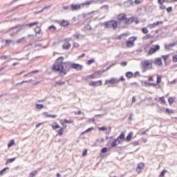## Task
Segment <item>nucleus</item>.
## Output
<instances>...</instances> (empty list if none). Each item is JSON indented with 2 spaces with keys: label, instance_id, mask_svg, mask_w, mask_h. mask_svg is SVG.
<instances>
[{
  "label": "nucleus",
  "instance_id": "nucleus-1",
  "mask_svg": "<svg viewBox=\"0 0 177 177\" xmlns=\"http://www.w3.org/2000/svg\"><path fill=\"white\" fill-rule=\"evenodd\" d=\"M71 68L72 62H56L53 66V70L54 71H59L61 77H64Z\"/></svg>",
  "mask_w": 177,
  "mask_h": 177
},
{
  "label": "nucleus",
  "instance_id": "nucleus-2",
  "mask_svg": "<svg viewBox=\"0 0 177 177\" xmlns=\"http://www.w3.org/2000/svg\"><path fill=\"white\" fill-rule=\"evenodd\" d=\"M104 28H113V30L117 29V22L114 20L104 22Z\"/></svg>",
  "mask_w": 177,
  "mask_h": 177
},
{
  "label": "nucleus",
  "instance_id": "nucleus-3",
  "mask_svg": "<svg viewBox=\"0 0 177 177\" xmlns=\"http://www.w3.org/2000/svg\"><path fill=\"white\" fill-rule=\"evenodd\" d=\"M88 85L90 86H102V85H103V82H102V80H98V81H91L88 83Z\"/></svg>",
  "mask_w": 177,
  "mask_h": 177
},
{
  "label": "nucleus",
  "instance_id": "nucleus-4",
  "mask_svg": "<svg viewBox=\"0 0 177 177\" xmlns=\"http://www.w3.org/2000/svg\"><path fill=\"white\" fill-rule=\"evenodd\" d=\"M142 66L145 67V68H148V70L153 68V64L149 60L145 61L142 64Z\"/></svg>",
  "mask_w": 177,
  "mask_h": 177
},
{
  "label": "nucleus",
  "instance_id": "nucleus-5",
  "mask_svg": "<svg viewBox=\"0 0 177 177\" xmlns=\"http://www.w3.org/2000/svg\"><path fill=\"white\" fill-rule=\"evenodd\" d=\"M160 49V45H156L154 48L151 47L148 53V55H153V53H156L157 50Z\"/></svg>",
  "mask_w": 177,
  "mask_h": 177
},
{
  "label": "nucleus",
  "instance_id": "nucleus-6",
  "mask_svg": "<svg viewBox=\"0 0 177 177\" xmlns=\"http://www.w3.org/2000/svg\"><path fill=\"white\" fill-rule=\"evenodd\" d=\"M119 80L117 78L112 77L109 80H106V84H111V85H115V84H118Z\"/></svg>",
  "mask_w": 177,
  "mask_h": 177
},
{
  "label": "nucleus",
  "instance_id": "nucleus-7",
  "mask_svg": "<svg viewBox=\"0 0 177 177\" xmlns=\"http://www.w3.org/2000/svg\"><path fill=\"white\" fill-rule=\"evenodd\" d=\"M72 68L77 70L78 71H81V70H82V65L72 62Z\"/></svg>",
  "mask_w": 177,
  "mask_h": 177
},
{
  "label": "nucleus",
  "instance_id": "nucleus-8",
  "mask_svg": "<svg viewBox=\"0 0 177 177\" xmlns=\"http://www.w3.org/2000/svg\"><path fill=\"white\" fill-rule=\"evenodd\" d=\"M143 168H145V163L143 162H140L138 164L137 168H136V172L138 174H140L142 169H143Z\"/></svg>",
  "mask_w": 177,
  "mask_h": 177
},
{
  "label": "nucleus",
  "instance_id": "nucleus-9",
  "mask_svg": "<svg viewBox=\"0 0 177 177\" xmlns=\"http://www.w3.org/2000/svg\"><path fill=\"white\" fill-rule=\"evenodd\" d=\"M124 23H125V24H128V25H129V24H132V23L133 22V21H135V18L133 17H129V18H127V17H126V18L124 19Z\"/></svg>",
  "mask_w": 177,
  "mask_h": 177
},
{
  "label": "nucleus",
  "instance_id": "nucleus-10",
  "mask_svg": "<svg viewBox=\"0 0 177 177\" xmlns=\"http://www.w3.org/2000/svg\"><path fill=\"white\" fill-rule=\"evenodd\" d=\"M78 9H81V5L75 3L71 4V10H78Z\"/></svg>",
  "mask_w": 177,
  "mask_h": 177
},
{
  "label": "nucleus",
  "instance_id": "nucleus-11",
  "mask_svg": "<svg viewBox=\"0 0 177 177\" xmlns=\"http://www.w3.org/2000/svg\"><path fill=\"white\" fill-rule=\"evenodd\" d=\"M118 145H121V140L116 138L113 142H111V147H115L116 146H118Z\"/></svg>",
  "mask_w": 177,
  "mask_h": 177
},
{
  "label": "nucleus",
  "instance_id": "nucleus-12",
  "mask_svg": "<svg viewBox=\"0 0 177 177\" xmlns=\"http://www.w3.org/2000/svg\"><path fill=\"white\" fill-rule=\"evenodd\" d=\"M132 5H133V1H132V0H128L124 3V6L126 8H131V6H132Z\"/></svg>",
  "mask_w": 177,
  "mask_h": 177
},
{
  "label": "nucleus",
  "instance_id": "nucleus-13",
  "mask_svg": "<svg viewBox=\"0 0 177 177\" xmlns=\"http://www.w3.org/2000/svg\"><path fill=\"white\" fill-rule=\"evenodd\" d=\"M126 17L127 15L122 13L118 15V20H120V21H122V20H125Z\"/></svg>",
  "mask_w": 177,
  "mask_h": 177
},
{
  "label": "nucleus",
  "instance_id": "nucleus-14",
  "mask_svg": "<svg viewBox=\"0 0 177 177\" xmlns=\"http://www.w3.org/2000/svg\"><path fill=\"white\" fill-rule=\"evenodd\" d=\"M176 45H177V41H175L174 43H170L169 44H166L165 46V49H171L172 46H175Z\"/></svg>",
  "mask_w": 177,
  "mask_h": 177
},
{
  "label": "nucleus",
  "instance_id": "nucleus-15",
  "mask_svg": "<svg viewBox=\"0 0 177 177\" xmlns=\"http://www.w3.org/2000/svg\"><path fill=\"white\" fill-rule=\"evenodd\" d=\"M155 64H157L158 66H162V60L161 59V57L155 59Z\"/></svg>",
  "mask_w": 177,
  "mask_h": 177
},
{
  "label": "nucleus",
  "instance_id": "nucleus-16",
  "mask_svg": "<svg viewBox=\"0 0 177 177\" xmlns=\"http://www.w3.org/2000/svg\"><path fill=\"white\" fill-rule=\"evenodd\" d=\"M103 73H104V71H97L96 72L94 73V76H95V78H99L100 77L101 74H103Z\"/></svg>",
  "mask_w": 177,
  "mask_h": 177
},
{
  "label": "nucleus",
  "instance_id": "nucleus-17",
  "mask_svg": "<svg viewBox=\"0 0 177 177\" xmlns=\"http://www.w3.org/2000/svg\"><path fill=\"white\" fill-rule=\"evenodd\" d=\"M95 78H96L95 76V74L93 73L91 75H89L85 77L84 80H85V81H88V80H95Z\"/></svg>",
  "mask_w": 177,
  "mask_h": 177
},
{
  "label": "nucleus",
  "instance_id": "nucleus-18",
  "mask_svg": "<svg viewBox=\"0 0 177 177\" xmlns=\"http://www.w3.org/2000/svg\"><path fill=\"white\" fill-rule=\"evenodd\" d=\"M92 3H95V0H89V1H85L82 5L88 6V5H92Z\"/></svg>",
  "mask_w": 177,
  "mask_h": 177
},
{
  "label": "nucleus",
  "instance_id": "nucleus-19",
  "mask_svg": "<svg viewBox=\"0 0 177 177\" xmlns=\"http://www.w3.org/2000/svg\"><path fill=\"white\" fill-rule=\"evenodd\" d=\"M62 48L63 49H66V50L70 49V48H71V44L70 43L64 44L62 45Z\"/></svg>",
  "mask_w": 177,
  "mask_h": 177
},
{
  "label": "nucleus",
  "instance_id": "nucleus-20",
  "mask_svg": "<svg viewBox=\"0 0 177 177\" xmlns=\"http://www.w3.org/2000/svg\"><path fill=\"white\" fill-rule=\"evenodd\" d=\"M61 25L63 27H67V26H70V23L67 21L66 20H62L61 22Z\"/></svg>",
  "mask_w": 177,
  "mask_h": 177
},
{
  "label": "nucleus",
  "instance_id": "nucleus-21",
  "mask_svg": "<svg viewBox=\"0 0 177 177\" xmlns=\"http://www.w3.org/2000/svg\"><path fill=\"white\" fill-rule=\"evenodd\" d=\"M125 76L129 80L130 78H132V77H133V73L131 71H129L126 73Z\"/></svg>",
  "mask_w": 177,
  "mask_h": 177
},
{
  "label": "nucleus",
  "instance_id": "nucleus-22",
  "mask_svg": "<svg viewBox=\"0 0 177 177\" xmlns=\"http://www.w3.org/2000/svg\"><path fill=\"white\" fill-rule=\"evenodd\" d=\"M48 30L51 31V32H55V31L57 30V28L54 25H51L48 27Z\"/></svg>",
  "mask_w": 177,
  "mask_h": 177
},
{
  "label": "nucleus",
  "instance_id": "nucleus-23",
  "mask_svg": "<svg viewBox=\"0 0 177 177\" xmlns=\"http://www.w3.org/2000/svg\"><path fill=\"white\" fill-rule=\"evenodd\" d=\"M23 42H26V37H21L17 40V44H23Z\"/></svg>",
  "mask_w": 177,
  "mask_h": 177
},
{
  "label": "nucleus",
  "instance_id": "nucleus-24",
  "mask_svg": "<svg viewBox=\"0 0 177 177\" xmlns=\"http://www.w3.org/2000/svg\"><path fill=\"white\" fill-rule=\"evenodd\" d=\"M117 139H118L119 140L120 139H121L122 140H125V134L122 132L120 135L117 138Z\"/></svg>",
  "mask_w": 177,
  "mask_h": 177
},
{
  "label": "nucleus",
  "instance_id": "nucleus-25",
  "mask_svg": "<svg viewBox=\"0 0 177 177\" xmlns=\"http://www.w3.org/2000/svg\"><path fill=\"white\" fill-rule=\"evenodd\" d=\"M126 45L128 48H132V46H133V44L131 40L127 41Z\"/></svg>",
  "mask_w": 177,
  "mask_h": 177
},
{
  "label": "nucleus",
  "instance_id": "nucleus-26",
  "mask_svg": "<svg viewBox=\"0 0 177 177\" xmlns=\"http://www.w3.org/2000/svg\"><path fill=\"white\" fill-rule=\"evenodd\" d=\"M36 35L41 34V28L39 26H37L35 29Z\"/></svg>",
  "mask_w": 177,
  "mask_h": 177
},
{
  "label": "nucleus",
  "instance_id": "nucleus-27",
  "mask_svg": "<svg viewBox=\"0 0 177 177\" xmlns=\"http://www.w3.org/2000/svg\"><path fill=\"white\" fill-rule=\"evenodd\" d=\"M64 122H65L66 124H73L74 121L72 119H69V120L65 119L64 120Z\"/></svg>",
  "mask_w": 177,
  "mask_h": 177
},
{
  "label": "nucleus",
  "instance_id": "nucleus-28",
  "mask_svg": "<svg viewBox=\"0 0 177 177\" xmlns=\"http://www.w3.org/2000/svg\"><path fill=\"white\" fill-rule=\"evenodd\" d=\"M93 129H95V128H93V127H89L88 129H87L86 130H85L84 131H83V132L82 133V135H84V133H86V132H89V131H92V130H93Z\"/></svg>",
  "mask_w": 177,
  "mask_h": 177
},
{
  "label": "nucleus",
  "instance_id": "nucleus-29",
  "mask_svg": "<svg viewBox=\"0 0 177 177\" xmlns=\"http://www.w3.org/2000/svg\"><path fill=\"white\" fill-rule=\"evenodd\" d=\"M162 76L160 75H157L156 84H160Z\"/></svg>",
  "mask_w": 177,
  "mask_h": 177
},
{
  "label": "nucleus",
  "instance_id": "nucleus-30",
  "mask_svg": "<svg viewBox=\"0 0 177 177\" xmlns=\"http://www.w3.org/2000/svg\"><path fill=\"white\" fill-rule=\"evenodd\" d=\"M84 30H87V31H89L92 30V26H91V25L89 24H87L84 26Z\"/></svg>",
  "mask_w": 177,
  "mask_h": 177
},
{
  "label": "nucleus",
  "instance_id": "nucleus-31",
  "mask_svg": "<svg viewBox=\"0 0 177 177\" xmlns=\"http://www.w3.org/2000/svg\"><path fill=\"white\" fill-rule=\"evenodd\" d=\"M36 107L39 110H41V109H44V104H36Z\"/></svg>",
  "mask_w": 177,
  "mask_h": 177
},
{
  "label": "nucleus",
  "instance_id": "nucleus-32",
  "mask_svg": "<svg viewBox=\"0 0 177 177\" xmlns=\"http://www.w3.org/2000/svg\"><path fill=\"white\" fill-rule=\"evenodd\" d=\"M142 32L143 34H148L149 32V29H147V28H142Z\"/></svg>",
  "mask_w": 177,
  "mask_h": 177
},
{
  "label": "nucleus",
  "instance_id": "nucleus-33",
  "mask_svg": "<svg viewBox=\"0 0 177 177\" xmlns=\"http://www.w3.org/2000/svg\"><path fill=\"white\" fill-rule=\"evenodd\" d=\"M132 133H129L128 134V136H127V138H126V140L129 141V140H131L132 139Z\"/></svg>",
  "mask_w": 177,
  "mask_h": 177
},
{
  "label": "nucleus",
  "instance_id": "nucleus-34",
  "mask_svg": "<svg viewBox=\"0 0 177 177\" xmlns=\"http://www.w3.org/2000/svg\"><path fill=\"white\" fill-rule=\"evenodd\" d=\"M21 6H24L19 5V6L13 7L12 9L11 10H10V12H14V10H17V9H19V8H21Z\"/></svg>",
  "mask_w": 177,
  "mask_h": 177
},
{
  "label": "nucleus",
  "instance_id": "nucleus-35",
  "mask_svg": "<svg viewBox=\"0 0 177 177\" xmlns=\"http://www.w3.org/2000/svg\"><path fill=\"white\" fill-rule=\"evenodd\" d=\"M150 38H153V36L151 34H148L143 37V39H150Z\"/></svg>",
  "mask_w": 177,
  "mask_h": 177
},
{
  "label": "nucleus",
  "instance_id": "nucleus-36",
  "mask_svg": "<svg viewBox=\"0 0 177 177\" xmlns=\"http://www.w3.org/2000/svg\"><path fill=\"white\" fill-rule=\"evenodd\" d=\"M37 175V171H32L31 173L29 174V177H34Z\"/></svg>",
  "mask_w": 177,
  "mask_h": 177
},
{
  "label": "nucleus",
  "instance_id": "nucleus-37",
  "mask_svg": "<svg viewBox=\"0 0 177 177\" xmlns=\"http://www.w3.org/2000/svg\"><path fill=\"white\" fill-rule=\"evenodd\" d=\"M166 113H168L169 114H174V113H175V111H174V110L172 109H166Z\"/></svg>",
  "mask_w": 177,
  "mask_h": 177
},
{
  "label": "nucleus",
  "instance_id": "nucleus-38",
  "mask_svg": "<svg viewBox=\"0 0 177 177\" xmlns=\"http://www.w3.org/2000/svg\"><path fill=\"white\" fill-rule=\"evenodd\" d=\"M15 145V140H11L10 142L8 143V147H12Z\"/></svg>",
  "mask_w": 177,
  "mask_h": 177
},
{
  "label": "nucleus",
  "instance_id": "nucleus-39",
  "mask_svg": "<svg viewBox=\"0 0 177 177\" xmlns=\"http://www.w3.org/2000/svg\"><path fill=\"white\" fill-rule=\"evenodd\" d=\"M149 28H156V27H157V25L156 24V22H154L153 24H149Z\"/></svg>",
  "mask_w": 177,
  "mask_h": 177
},
{
  "label": "nucleus",
  "instance_id": "nucleus-40",
  "mask_svg": "<svg viewBox=\"0 0 177 177\" xmlns=\"http://www.w3.org/2000/svg\"><path fill=\"white\" fill-rule=\"evenodd\" d=\"M145 85H149V86H154L156 85V83H149L147 82H144Z\"/></svg>",
  "mask_w": 177,
  "mask_h": 177
},
{
  "label": "nucleus",
  "instance_id": "nucleus-41",
  "mask_svg": "<svg viewBox=\"0 0 177 177\" xmlns=\"http://www.w3.org/2000/svg\"><path fill=\"white\" fill-rule=\"evenodd\" d=\"M63 129H64V128L62 127L59 130L57 131V132H58V135H59V136H62V135H63Z\"/></svg>",
  "mask_w": 177,
  "mask_h": 177
},
{
  "label": "nucleus",
  "instance_id": "nucleus-42",
  "mask_svg": "<svg viewBox=\"0 0 177 177\" xmlns=\"http://www.w3.org/2000/svg\"><path fill=\"white\" fill-rule=\"evenodd\" d=\"M37 24H38V22H32L30 23L28 26V27H34V26H37Z\"/></svg>",
  "mask_w": 177,
  "mask_h": 177
},
{
  "label": "nucleus",
  "instance_id": "nucleus-43",
  "mask_svg": "<svg viewBox=\"0 0 177 177\" xmlns=\"http://www.w3.org/2000/svg\"><path fill=\"white\" fill-rule=\"evenodd\" d=\"M95 3H104L107 0H95Z\"/></svg>",
  "mask_w": 177,
  "mask_h": 177
},
{
  "label": "nucleus",
  "instance_id": "nucleus-44",
  "mask_svg": "<svg viewBox=\"0 0 177 177\" xmlns=\"http://www.w3.org/2000/svg\"><path fill=\"white\" fill-rule=\"evenodd\" d=\"M20 31V29H18L16 32H13L12 33H10V37H15V35H17V32H19Z\"/></svg>",
  "mask_w": 177,
  "mask_h": 177
},
{
  "label": "nucleus",
  "instance_id": "nucleus-45",
  "mask_svg": "<svg viewBox=\"0 0 177 177\" xmlns=\"http://www.w3.org/2000/svg\"><path fill=\"white\" fill-rule=\"evenodd\" d=\"M74 38H76V39H80V33L76 32L75 35H73Z\"/></svg>",
  "mask_w": 177,
  "mask_h": 177
},
{
  "label": "nucleus",
  "instance_id": "nucleus-46",
  "mask_svg": "<svg viewBox=\"0 0 177 177\" xmlns=\"http://www.w3.org/2000/svg\"><path fill=\"white\" fill-rule=\"evenodd\" d=\"M142 2L143 0H135L134 3H136V5H140Z\"/></svg>",
  "mask_w": 177,
  "mask_h": 177
},
{
  "label": "nucleus",
  "instance_id": "nucleus-47",
  "mask_svg": "<svg viewBox=\"0 0 177 177\" xmlns=\"http://www.w3.org/2000/svg\"><path fill=\"white\" fill-rule=\"evenodd\" d=\"M169 55H162V58L163 59L164 62H167L168 60Z\"/></svg>",
  "mask_w": 177,
  "mask_h": 177
},
{
  "label": "nucleus",
  "instance_id": "nucleus-48",
  "mask_svg": "<svg viewBox=\"0 0 177 177\" xmlns=\"http://www.w3.org/2000/svg\"><path fill=\"white\" fill-rule=\"evenodd\" d=\"M15 160H16V158H9V159L7 160V164L9 163V162H13Z\"/></svg>",
  "mask_w": 177,
  "mask_h": 177
},
{
  "label": "nucleus",
  "instance_id": "nucleus-49",
  "mask_svg": "<svg viewBox=\"0 0 177 177\" xmlns=\"http://www.w3.org/2000/svg\"><path fill=\"white\" fill-rule=\"evenodd\" d=\"M168 102L169 104H172V103H174V98L172 97H169Z\"/></svg>",
  "mask_w": 177,
  "mask_h": 177
},
{
  "label": "nucleus",
  "instance_id": "nucleus-50",
  "mask_svg": "<svg viewBox=\"0 0 177 177\" xmlns=\"http://www.w3.org/2000/svg\"><path fill=\"white\" fill-rule=\"evenodd\" d=\"M101 153H102V154H104V153H107V147L102 148L101 150Z\"/></svg>",
  "mask_w": 177,
  "mask_h": 177
},
{
  "label": "nucleus",
  "instance_id": "nucleus-51",
  "mask_svg": "<svg viewBox=\"0 0 177 177\" xmlns=\"http://www.w3.org/2000/svg\"><path fill=\"white\" fill-rule=\"evenodd\" d=\"M64 60V57L61 56L57 59V62H63Z\"/></svg>",
  "mask_w": 177,
  "mask_h": 177
},
{
  "label": "nucleus",
  "instance_id": "nucleus-52",
  "mask_svg": "<svg viewBox=\"0 0 177 177\" xmlns=\"http://www.w3.org/2000/svg\"><path fill=\"white\" fill-rule=\"evenodd\" d=\"M7 169H9V167H6V168L2 169L0 171V175H2V174H3V172H5V171H6Z\"/></svg>",
  "mask_w": 177,
  "mask_h": 177
},
{
  "label": "nucleus",
  "instance_id": "nucleus-53",
  "mask_svg": "<svg viewBox=\"0 0 177 177\" xmlns=\"http://www.w3.org/2000/svg\"><path fill=\"white\" fill-rule=\"evenodd\" d=\"M118 81H119V82L120 81H122V82H124V81H125V78L124 77V76H120V77L119 79H118Z\"/></svg>",
  "mask_w": 177,
  "mask_h": 177
},
{
  "label": "nucleus",
  "instance_id": "nucleus-54",
  "mask_svg": "<svg viewBox=\"0 0 177 177\" xmlns=\"http://www.w3.org/2000/svg\"><path fill=\"white\" fill-rule=\"evenodd\" d=\"M167 13H171V12H172V6H170V7H168L167 9H166Z\"/></svg>",
  "mask_w": 177,
  "mask_h": 177
},
{
  "label": "nucleus",
  "instance_id": "nucleus-55",
  "mask_svg": "<svg viewBox=\"0 0 177 177\" xmlns=\"http://www.w3.org/2000/svg\"><path fill=\"white\" fill-rule=\"evenodd\" d=\"M137 39V38L136 37H132L129 38V40H131V41L132 42V44H133V42H135V40Z\"/></svg>",
  "mask_w": 177,
  "mask_h": 177
},
{
  "label": "nucleus",
  "instance_id": "nucleus-56",
  "mask_svg": "<svg viewBox=\"0 0 177 177\" xmlns=\"http://www.w3.org/2000/svg\"><path fill=\"white\" fill-rule=\"evenodd\" d=\"M8 57H9V59H10V55H4L3 57H1V60H6V59H8Z\"/></svg>",
  "mask_w": 177,
  "mask_h": 177
},
{
  "label": "nucleus",
  "instance_id": "nucleus-57",
  "mask_svg": "<svg viewBox=\"0 0 177 177\" xmlns=\"http://www.w3.org/2000/svg\"><path fill=\"white\" fill-rule=\"evenodd\" d=\"M165 172H167V170H165V169L162 170V172L160 174V176L163 177L164 175H165Z\"/></svg>",
  "mask_w": 177,
  "mask_h": 177
},
{
  "label": "nucleus",
  "instance_id": "nucleus-58",
  "mask_svg": "<svg viewBox=\"0 0 177 177\" xmlns=\"http://www.w3.org/2000/svg\"><path fill=\"white\" fill-rule=\"evenodd\" d=\"M99 131H107V127H102L98 128Z\"/></svg>",
  "mask_w": 177,
  "mask_h": 177
},
{
  "label": "nucleus",
  "instance_id": "nucleus-59",
  "mask_svg": "<svg viewBox=\"0 0 177 177\" xmlns=\"http://www.w3.org/2000/svg\"><path fill=\"white\" fill-rule=\"evenodd\" d=\"M64 84H66V82H62V81L57 82L56 83L57 85H64Z\"/></svg>",
  "mask_w": 177,
  "mask_h": 177
},
{
  "label": "nucleus",
  "instance_id": "nucleus-60",
  "mask_svg": "<svg viewBox=\"0 0 177 177\" xmlns=\"http://www.w3.org/2000/svg\"><path fill=\"white\" fill-rule=\"evenodd\" d=\"M92 63H95V59H89V60L88 61V65L92 64Z\"/></svg>",
  "mask_w": 177,
  "mask_h": 177
},
{
  "label": "nucleus",
  "instance_id": "nucleus-61",
  "mask_svg": "<svg viewBox=\"0 0 177 177\" xmlns=\"http://www.w3.org/2000/svg\"><path fill=\"white\" fill-rule=\"evenodd\" d=\"M153 86H155L156 89H161V85L158 84H156Z\"/></svg>",
  "mask_w": 177,
  "mask_h": 177
},
{
  "label": "nucleus",
  "instance_id": "nucleus-62",
  "mask_svg": "<svg viewBox=\"0 0 177 177\" xmlns=\"http://www.w3.org/2000/svg\"><path fill=\"white\" fill-rule=\"evenodd\" d=\"M73 48H80V44L77 42L73 43Z\"/></svg>",
  "mask_w": 177,
  "mask_h": 177
},
{
  "label": "nucleus",
  "instance_id": "nucleus-63",
  "mask_svg": "<svg viewBox=\"0 0 177 177\" xmlns=\"http://www.w3.org/2000/svg\"><path fill=\"white\" fill-rule=\"evenodd\" d=\"M60 128V126L59 124H55V126H53V129H59Z\"/></svg>",
  "mask_w": 177,
  "mask_h": 177
},
{
  "label": "nucleus",
  "instance_id": "nucleus-64",
  "mask_svg": "<svg viewBox=\"0 0 177 177\" xmlns=\"http://www.w3.org/2000/svg\"><path fill=\"white\" fill-rule=\"evenodd\" d=\"M173 62H174V63L177 62V55L173 56Z\"/></svg>",
  "mask_w": 177,
  "mask_h": 177
}]
</instances>
